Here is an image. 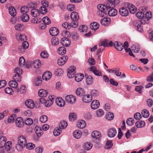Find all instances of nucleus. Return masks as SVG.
<instances>
[{"mask_svg": "<svg viewBox=\"0 0 153 153\" xmlns=\"http://www.w3.org/2000/svg\"><path fill=\"white\" fill-rule=\"evenodd\" d=\"M108 1L106 5L102 4L97 6V8L99 10L97 12V14L101 17H105L107 15V11L109 10L108 12V14L109 16H114L117 14V11L114 8L115 5L119 3V0H107Z\"/></svg>", "mask_w": 153, "mask_h": 153, "instance_id": "f257e3e1", "label": "nucleus"}, {"mask_svg": "<svg viewBox=\"0 0 153 153\" xmlns=\"http://www.w3.org/2000/svg\"><path fill=\"white\" fill-rule=\"evenodd\" d=\"M71 18L72 21L71 23V27L74 28L76 27L78 24L77 21L79 19L78 13L76 12H72L71 14Z\"/></svg>", "mask_w": 153, "mask_h": 153, "instance_id": "f03ea898", "label": "nucleus"}, {"mask_svg": "<svg viewBox=\"0 0 153 153\" xmlns=\"http://www.w3.org/2000/svg\"><path fill=\"white\" fill-rule=\"evenodd\" d=\"M66 101L71 104L75 103L76 100L75 97L72 95H69L65 97V98Z\"/></svg>", "mask_w": 153, "mask_h": 153, "instance_id": "7ed1b4c3", "label": "nucleus"}, {"mask_svg": "<svg viewBox=\"0 0 153 153\" xmlns=\"http://www.w3.org/2000/svg\"><path fill=\"white\" fill-rule=\"evenodd\" d=\"M152 14L150 12L147 11L145 13V16L141 20V22L143 24H145L149 21V19L151 18Z\"/></svg>", "mask_w": 153, "mask_h": 153, "instance_id": "20e7f679", "label": "nucleus"}, {"mask_svg": "<svg viewBox=\"0 0 153 153\" xmlns=\"http://www.w3.org/2000/svg\"><path fill=\"white\" fill-rule=\"evenodd\" d=\"M119 13L122 16H126L129 14L128 10L125 6L120 8Z\"/></svg>", "mask_w": 153, "mask_h": 153, "instance_id": "39448f33", "label": "nucleus"}, {"mask_svg": "<svg viewBox=\"0 0 153 153\" xmlns=\"http://www.w3.org/2000/svg\"><path fill=\"white\" fill-rule=\"evenodd\" d=\"M16 124L18 127H22L24 125L23 119L21 117L17 118L16 120Z\"/></svg>", "mask_w": 153, "mask_h": 153, "instance_id": "423d86ee", "label": "nucleus"}, {"mask_svg": "<svg viewBox=\"0 0 153 153\" xmlns=\"http://www.w3.org/2000/svg\"><path fill=\"white\" fill-rule=\"evenodd\" d=\"M75 67L73 66L70 67V68L69 69L67 73V76L69 78H73L75 75L74 72Z\"/></svg>", "mask_w": 153, "mask_h": 153, "instance_id": "0eeeda50", "label": "nucleus"}, {"mask_svg": "<svg viewBox=\"0 0 153 153\" xmlns=\"http://www.w3.org/2000/svg\"><path fill=\"white\" fill-rule=\"evenodd\" d=\"M68 57L67 56H64L60 58L58 60L57 63L59 65H62L67 61Z\"/></svg>", "mask_w": 153, "mask_h": 153, "instance_id": "6e6552de", "label": "nucleus"}, {"mask_svg": "<svg viewBox=\"0 0 153 153\" xmlns=\"http://www.w3.org/2000/svg\"><path fill=\"white\" fill-rule=\"evenodd\" d=\"M40 102L42 103H45L46 107H50L53 103V102L51 100H46L44 98H41L39 99Z\"/></svg>", "mask_w": 153, "mask_h": 153, "instance_id": "1a4fd4ad", "label": "nucleus"}, {"mask_svg": "<svg viewBox=\"0 0 153 153\" xmlns=\"http://www.w3.org/2000/svg\"><path fill=\"white\" fill-rule=\"evenodd\" d=\"M56 102L58 106L61 107L64 106L65 104V101L62 98L60 97L56 98Z\"/></svg>", "mask_w": 153, "mask_h": 153, "instance_id": "9d476101", "label": "nucleus"}, {"mask_svg": "<svg viewBox=\"0 0 153 153\" xmlns=\"http://www.w3.org/2000/svg\"><path fill=\"white\" fill-rule=\"evenodd\" d=\"M114 47L118 51H121L124 48L123 45L120 42H115L113 44Z\"/></svg>", "mask_w": 153, "mask_h": 153, "instance_id": "9b49d317", "label": "nucleus"}, {"mask_svg": "<svg viewBox=\"0 0 153 153\" xmlns=\"http://www.w3.org/2000/svg\"><path fill=\"white\" fill-rule=\"evenodd\" d=\"M49 33L51 36H55L58 34L59 31L58 29L56 27H53L50 29Z\"/></svg>", "mask_w": 153, "mask_h": 153, "instance_id": "f8f14e48", "label": "nucleus"}, {"mask_svg": "<svg viewBox=\"0 0 153 153\" xmlns=\"http://www.w3.org/2000/svg\"><path fill=\"white\" fill-rule=\"evenodd\" d=\"M60 43L63 46L67 47L70 45V41L68 38L64 37L61 39Z\"/></svg>", "mask_w": 153, "mask_h": 153, "instance_id": "ddd939ff", "label": "nucleus"}, {"mask_svg": "<svg viewBox=\"0 0 153 153\" xmlns=\"http://www.w3.org/2000/svg\"><path fill=\"white\" fill-rule=\"evenodd\" d=\"M11 146L12 143L10 141H7L4 146V147L7 153H13V151H11Z\"/></svg>", "mask_w": 153, "mask_h": 153, "instance_id": "4468645a", "label": "nucleus"}, {"mask_svg": "<svg viewBox=\"0 0 153 153\" xmlns=\"http://www.w3.org/2000/svg\"><path fill=\"white\" fill-rule=\"evenodd\" d=\"M117 134V131L114 128H112L110 129L108 131V135L110 137H114Z\"/></svg>", "mask_w": 153, "mask_h": 153, "instance_id": "2eb2a0df", "label": "nucleus"}, {"mask_svg": "<svg viewBox=\"0 0 153 153\" xmlns=\"http://www.w3.org/2000/svg\"><path fill=\"white\" fill-rule=\"evenodd\" d=\"M25 104L29 108L32 109L35 106L34 102L31 100H29L25 102Z\"/></svg>", "mask_w": 153, "mask_h": 153, "instance_id": "dca6fc26", "label": "nucleus"}, {"mask_svg": "<svg viewBox=\"0 0 153 153\" xmlns=\"http://www.w3.org/2000/svg\"><path fill=\"white\" fill-rule=\"evenodd\" d=\"M100 103L98 101L96 100H94L91 103V106L92 109H95L99 107Z\"/></svg>", "mask_w": 153, "mask_h": 153, "instance_id": "f3484780", "label": "nucleus"}, {"mask_svg": "<svg viewBox=\"0 0 153 153\" xmlns=\"http://www.w3.org/2000/svg\"><path fill=\"white\" fill-rule=\"evenodd\" d=\"M52 76V74L49 71L45 72L42 75V79L43 80L47 81L49 80Z\"/></svg>", "mask_w": 153, "mask_h": 153, "instance_id": "a211bd4d", "label": "nucleus"}, {"mask_svg": "<svg viewBox=\"0 0 153 153\" xmlns=\"http://www.w3.org/2000/svg\"><path fill=\"white\" fill-rule=\"evenodd\" d=\"M18 142L19 143H22L26 145L27 143L26 138L23 135H20L19 136L18 139Z\"/></svg>", "mask_w": 153, "mask_h": 153, "instance_id": "6ab92c4d", "label": "nucleus"}, {"mask_svg": "<svg viewBox=\"0 0 153 153\" xmlns=\"http://www.w3.org/2000/svg\"><path fill=\"white\" fill-rule=\"evenodd\" d=\"M136 23L134 25L137 27V30L140 32H142L143 31V27L141 24H143L141 22V20L140 21H137L135 22Z\"/></svg>", "mask_w": 153, "mask_h": 153, "instance_id": "aec40b11", "label": "nucleus"}, {"mask_svg": "<svg viewBox=\"0 0 153 153\" xmlns=\"http://www.w3.org/2000/svg\"><path fill=\"white\" fill-rule=\"evenodd\" d=\"M34 130L37 135L38 137L41 136L43 134V131L42 130L41 128L38 126H36L35 127Z\"/></svg>", "mask_w": 153, "mask_h": 153, "instance_id": "412c9836", "label": "nucleus"}, {"mask_svg": "<svg viewBox=\"0 0 153 153\" xmlns=\"http://www.w3.org/2000/svg\"><path fill=\"white\" fill-rule=\"evenodd\" d=\"M92 137L96 139L100 138L101 137L100 133L97 131H93L91 134Z\"/></svg>", "mask_w": 153, "mask_h": 153, "instance_id": "4be33fe9", "label": "nucleus"}, {"mask_svg": "<svg viewBox=\"0 0 153 153\" xmlns=\"http://www.w3.org/2000/svg\"><path fill=\"white\" fill-rule=\"evenodd\" d=\"M92 97L90 95H85L83 97V101L85 102L88 103L92 100Z\"/></svg>", "mask_w": 153, "mask_h": 153, "instance_id": "5701e85b", "label": "nucleus"}, {"mask_svg": "<svg viewBox=\"0 0 153 153\" xmlns=\"http://www.w3.org/2000/svg\"><path fill=\"white\" fill-rule=\"evenodd\" d=\"M111 19L109 18H104L101 20L100 23L102 25H107L109 23Z\"/></svg>", "mask_w": 153, "mask_h": 153, "instance_id": "b1692460", "label": "nucleus"}, {"mask_svg": "<svg viewBox=\"0 0 153 153\" xmlns=\"http://www.w3.org/2000/svg\"><path fill=\"white\" fill-rule=\"evenodd\" d=\"M84 77V75L82 74H77L75 76V79L77 82H79L81 81Z\"/></svg>", "mask_w": 153, "mask_h": 153, "instance_id": "393cba45", "label": "nucleus"}, {"mask_svg": "<svg viewBox=\"0 0 153 153\" xmlns=\"http://www.w3.org/2000/svg\"><path fill=\"white\" fill-rule=\"evenodd\" d=\"M6 138L4 136H2L0 138V147H4L6 143Z\"/></svg>", "mask_w": 153, "mask_h": 153, "instance_id": "a878e982", "label": "nucleus"}, {"mask_svg": "<svg viewBox=\"0 0 153 153\" xmlns=\"http://www.w3.org/2000/svg\"><path fill=\"white\" fill-rule=\"evenodd\" d=\"M86 125L85 122L83 120H81L78 122L77 124V126L80 128H83Z\"/></svg>", "mask_w": 153, "mask_h": 153, "instance_id": "bb28decb", "label": "nucleus"}, {"mask_svg": "<svg viewBox=\"0 0 153 153\" xmlns=\"http://www.w3.org/2000/svg\"><path fill=\"white\" fill-rule=\"evenodd\" d=\"M38 95L40 97H45L47 95V92L44 89H40L38 91Z\"/></svg>", "mask_w": 153, "mask_h": 153, "instance_id": "cd10ccee", "label": "nucleus"}, {"mask_svg": "<svg viewBox=\"0 0 153 153\" xmlns=\"http://www.w3.org/2000/svg\"><path fill=\"white\" fill-rule=\"evenodd\" d=\"M21 19L22 22H27L29 19V16L27 13L24 14L22 15Z\"/></svg>", "mask_w": 153, "mask_h": 153, "instance_id": "c85d7f7f", "label": "nucleus"}, {"mask_svg": "<svg viewBox=\"0 0 153 153\" xmlns=\"http://www.w3.org/2000/svg\"><path fill=\"white\" fill-rule=\"evenodd\" d=\"M57 52L60 55H63L66 53V49L63 47H60L58 49Z\"/></svg>", "mask_w": 153, "mask_h": 153, "instance_id": "c756f323", "label": "nucleus"}, {"mask_svg": "<svg viewBox=\"0 0 153 153\" xmlns=\"http://www.w3.org/2000/svg\"><path fill=\"white\" fill-rule=\"evenodd\" d=\"M99 25L97 22H94L91 23L90 27L91 29L93 30H96L99 27Z\"/></svg>", "mask_w": 153, "mask_h": 153, "instance_id": "7c9ffc66", "label": "nucleus"}, {"mask_svg": "<svg viewBox=\"0 0 153 153\" xmlns=\"http://www.w3.org/2000/svg\"><path fill=\"white\" fill-rule=\"evenodd\" d=\"M41 65V63L39 60L36 59L35 60L33 63V66L35 68H39Z\"/></svg>", "mask_w": 153, "mask_h": 153, "instance_id": "2f4dec72", "label": "nucleus"}, {"mask_svg": "<svg viewBox=\"0 0 153 153\" xmlns=\"http://www.w3.org/2000/svg\"><path fill=\"white\" fill-rule=\"evenodd\" d=\"M76 94L78 96H82L84 94V90L82 88H78L76 91Z\"/></svg>", "mask_w": 153, "mask_h": 153, "instance_id": "473e14b6", "label": "nucleus"}, {"mask_svg": "<svg viewBox=\"0 0 153 153\" xmlns=\"http://www.w3.org/2000/svg\"><path fill=\"white\" fill-rule=\"evenodd\" d=\"M145 125V122L144 121L139 120L137 121L135 125L138 128H140L143 127Z\"/></svg>", "mask_w": 153, "mask_h": 153, "instance_id": "72a5a7b5", "label": "nucleus"}, {"mask_svg": "<svg viewBox=\"0 0 153 153\" xmlns=\"http://www.w3.org/2000/svg\"><path fill=\"white\" fill-rule=\"evenodd\" d=\"M82 133L79 130H76L73 133L74 136L76 139L79 138L81 136Z\"/></svg>", "mask_w": 153, "mask_h": 153, "instance_id": "f704fd0d", "label": "nucleus"}, {"mask_svg": "<svg viewBox=\"0 0 153 153\" xmlns=\"http://www.w3.org/2000/svg\"><path fill=\"white\" fill-rule=\"evenodd\" d=\"M62 132L61 127H56L54 130L53 134L55 136H57L59 135Z\"/></svg>", "mask_w": 153, "mask_h": 153, "instance_id": "c9c22d12", "label": "nucleus"}, {"mask_svg": "<svg viewBox=\"0 0 153 153\" xmlns=\"http://www.w3.org/2000/svg\"><path fill=\"white\" fill-rule=\"evenodd\" d=\"M9 13L12 16H15L16 15V11L15 8L11 7L9 8Z\"/></svg>", "mask_w": 153, "mask_h": 153, "instance_id": "e433bc0d", "label": "nucleus"}, {"mask_svg": "<svg viewBox=\"0 0 153 153\" xmlns=\"http://www.w3.org/2000/svg\"><path fill=\"white\" fill-rule=\"evenodd\" d=\"M26 145L22 143H20L18 142V143L16 145V149L19 151H22L24 147H25Z\"/></svg>", "mask_w": 153, "mask_h": 153, "instance_id": "4c0bfd02", "label": "nucleus"}, {"mask_svg": "<svg viewBox=\"0 0 153 153\" xmlns=\"http://www.w3.org/2000/svg\"><path fill=\"white\" fill-rule=\"evenodd\" d=\"M9 84L10 87L14 88H17L18 85V84L17 82L14 80L10 81Z\"/></svg>", "mask_w": 153, "mask_h": 153, "instance_id": "58836bf2", "label": "nucleus"}, {"mask_svg": "<svg viewBox=\"0 0 153 153\" xmlns=\"http://www.w3.org/2000/svg\"><path fill=\"white\" fill-rule=\"evenodd\" d=\"M105 117L106 119L109 120H111L114 118V114L111 112H108L105 116Z\"/></svg>", "mask_w": 153, "mask_h": 153, "instance_id": "ea45409f", "label": "nucleus"}, {"mask_svg": "<svg viewBox=\"0 0 153 153\" xmlns=\"http://www.w3.org/2000/svg\"><path fill=\"white\" fill-rule=\"evenodd\" d=\"M51 42L52 44L53 45H56L59 43L58 38L56 37H54L51 39Z\"/></svg>", "mask_w": 153, "mask_h": 153, "instance_id": "a19ab883", "label": "nucleus"}, {"mask_svg": "<svg viewBox=\"0 0 153 153\" xmlns=\"http://www.w3.org/2000/svg\"><path fill=\"white\" fill-rule=\"evenodd\" d=\"M84 147L85 150H89L92 148V145L90 143L88 142L85 143Z\"/></svg>", "mask_w": 153, "mask_h": 153, "instance_id": "79ce46f5", "label": "nucleus"}, {"mask_svg": "<svg viewBox=\"0 0 153 153\" xmlns=\"http://www.w3.org/2000/svg\"><path fill=\"white\" fill-rule=\"evenodd\" d=\"M39 11L38 10L35 9H32L31 11V13L33 17L36 16L39 14Z\"/></svg>", "mask_w": 153, "mask_h": 153, "instance_id": "37998d69", "label": "nucleus"}, {"mask_svg": "<svg viewBox=\"0 0 153 153\" xmlns=\"http://www.w3.org/2000/svg\"><path fill=\"white\" fill-rule=\"evenodd\" d=\"M108 41L106 40H104L101 41L99 44V46L101 47L102 46H103L104 48L108 47Z\"/></svg>", "mask_w": 153, "mask_h": 153, "instance_id": "c03bdc74", "label": "nucleus"}, {"mask_svg": "<svg viewBox=\"0 0 153 153\" xmlns=\"http://www.w3.org/2000/svg\"><path fill=\"white\" fill-rule=\"evenodd\" d=\"M79 30L80 32L85 33L87 31V27L85 25H82L80 26Z\"/></svg>", "mask_w": 153, "mask_h": 153, "instance_id": "a18cd8bd", "label": "nucleus"}, {"mask_svg": "<svg viewBox=\"0 0 153 153\" xmlns=\"http://www.w3.org/2000/svg\"><path fill=\"white\" fill-rule=\"evenodd\" d=\"M42 21L45 25H49L51 23L49 18L47 16L44 17L42 18Z\"/></svg>", "mask_w": 153, "mask_h": 153, "instance_id": "49530a36", "label": "nucleus"}, {"mask_svg": "<svg viewBox=\"0 0 153 153\" xmlns=\"http://www.w3.org/2000/svg\"><path fill=\"white\" fill-rule=\"evenodd\" d=\"M42 83V80L41 77H37L35 80V84L37 86L40 85Z\"/></svg>", "mask_w": 153, "mask_h": 153, "instance_id": "de8ad7c7", "label": "nucleus"}, {"mask_svg": "<svg viewBox=\"0 0 153 153\" xmlns=\"http://www.w3.org/2000/svg\"><path fill=\"white\" fill-rule=\"evenodd\" d=\"M141 114L143 117L144 118H147L149 115V111L146 109L143 110Z\"/></svg>", "mask_w": 153, "mask_h": 153, "instance_id": "09e8293b", "label": "nucleus"}, {"mask_svg": "<svg viewBox=\"0 0 153 153\" xmlns=\"http://www.w3.org/2000/svg\"><path fill=\"white\" fill-rule=\"evenodd\" d=\"M67 126V123L65 121H61L59 125V127H61V129L65 128Z\"/></svg>", "mask_w": 153, "mask_h": 153, "instance_id": "8fccbe9b", "label": "nucleus"}, {"mask_svg": "<svg viewBox=\"0 0 153 153\" xmlns=\"http://www.w3.org/2000/svg\"><path fill=\"white\" fill-rule=\"evenodd\" d=\"M76 118V116L75 113H71L69 115V119L70 121H74Z\"/></svg>", "mask_w": 153, "mask_h": 153, "instance_id": "3c124183", "label": "nucleus"}, {"mask_svg": "<svg viewBox=\"0 0 153 153\" xmlns=\"http://www.w3.org/2000/svg\"><path fill=\"white\" fill-rule=\"evenodd\" d=\"M93 82V79L92 76H89L87 78L86 82L88 85H89L91 84Z\"/></svg>", "mask_w": 153, "mask_h": 153, "instance_id": "603ef678", "label": "nucleus"}, {"mask_svg": "<svg viewBox=\"0 0 153 153\" xmlns=\"http://www.w3.org/2000/svg\"><path fill=\"white\" fill-rule=\"evenodd\" d=\"M48 120V117L47 116L45 115H43L40 118V121L43 123L46 122Z\"/></svg>", "mask_w": 153, "mask_h": 153, "instance_id": "864d4df0", "label": "nucleus"}, {"mask_svg": "<svg viewBox=\"0 0 153 153\" xmlns=\"http://www.w3.org/2000/svg\"><path fill=\"white\" fill-rule=\"evenodd\" d=\"M14 80L16 82H20L21 80V76L18 74H15L13 77Z\"/></svg>", "mask_w": 153, "mask_h": 153, "instance_id": "5fc2aeb1", "label": "nucleus"}, {"mask_svg": "<svg viewBox=\"0 0 153 153\" xmlns=\"http://www.w3.org/2000/svg\"><path fill=\"white\" fill-rule=\"evenodd\" d=\"M126 123L128 125L131 126L133 125L134 123V120L132 118H129L126 120Z\"/></svg>", "mask_w": 153, "mask_h": 153, "instance_id": "6e6d98bb", "label": "nucleus"}, {"mask_svg": "<svg viewBox=\"0 0 153 153\" xmlns=\"http://www.w3.org/2000/svg\"><path fill=\"white\" fill-rule=\"evenodd\" d=\"M25 60L23 57H20L19 59V65L21 66H23L25 63Z\"/></svg>", "mask_w": 153, "mask_h": 153, "instance_id": "4d7b16f0", "label": "nucleus"}, {"mask_svg": "<svg viewBox=\"0 0 153 153\" xmlns=\"http://www.w3.org/2000/svg\"><path fill=\"white\" fill-rule=\"evenodd\" d=\"M25 122L26 125L29 126L33 123V120L31 118H27L25 120Z\"/></svg>", "mask_w": 153, "mask_h": 153, "instance_id": "13d9d810", "label": "nucleus"}, {"mask_svg": "<svg viewBox=\"0 0 153 153\" xmlns=\"http://www.w3.org/2000/svg\"><path fill=\"white\" fill-rule=\"evenodd\" d=\"M144 14L142 12H138L136 14V16L138 19H142L144 17Z\"/></svg>", "mask_w": 153, "mask_h": 153, "instance_id": "bf43d9fd", "label": "nucleus"}, {"mask_svg": "<svg viewBox=\"0 0 153 153\" xmlns=\"http://www.w3.org/2000/svg\"><path fill=\"white\" fill-rule=\"evenodd\" d=\"M28 9L27 7L26 6H24L22 7L20 9L21 13L23 14L27 13L28 11Z\"/></svg>", "mask_w": 153, "mask_h": 153, "instance_id": "052dcab7", "label": "nucleus"}, {"mask_svg": "<svg viewBox=\"0 0 153 153\" xmlns=\"http://www.w3.org/2000/svg\"><path fill=\"white\" fill-rule=\"evenodd\" d=\"M90 94H91L90 95L92 97V96L94 97H97L99 94L98 91L96 90H92L91 91Z\"/></svg>", "mask_w": 153, "mask_h": 153, "instance_id": "680f3d73", "label": "nucleus"}, {"mask_svg": "<svg viewBox=\"0 0 153 153\" xmlns=\"http://www.w3.org/2000/svg\"><path fill=\"white\" fill-rule=\"evenodd\" d=\"M143 88V87L142 86H136L135 88V90L139 93L141 94L142 93V90Z\"/></svg>", "mask_w": 153, "mask_h": 153, "instance_id": "e2e57ef3", "label": "nucleus"}, {"mask_svg": "<svg viewBox=\"0 0 153 153\" xmlns=\"http://www.w3.org/2000/svg\"><path fill=\"white\" fill-rule=\"evenodd\" d=\"M5 93L8 94H11L13 93L12 89L10 87L7 88L5 89Z\"/></svg>", "mask_w": 153, "mask_h": 153, "instance_id": "0e129e2a", "label": "nucleus"}, {"mask_svg": "<svg viewBox=\"0 0 153 153\" xmlns=\"http://www.w3.org/2000/svg\"><path fill=\"white\" fill-rule=\"evenodd\" d=\"M63 71L61 69L59 68L56 71L55 74L56 75L58 76H60L62 75L63 73Z\"/></svg>", "mask_w": 153, "mask_h": 153, "instance_id": "69168bd1", "label": "nucleus"}, {"mask_svg": "<svg viewBox=\"0 0 153 153\" xmlns=\"http://www.w3.org/2000/svg\"><path fill=\"white\" fill-rule=\"evenodd\" d=\"M15 28L16 30H21L24 28L23 26L20 24H16L15 27Z\"/></svg>", "mask_w": 153, "mask_h": 153, "instance_id": "338daca9", "label": "nucleus"}, {"mask_svg": "<svg viewBox=\"0 0 153 153\" xmlns=\"http://www.w3.org/2000/svg\"><path fill=\"white\" fill-rule=\"evenodd\" d=\"M26 146L27 149H31L34 147L35 145L33 143H27Z\"/></svg>", "mask_w": 153, "mask_h": 153, "instance_id": "774afa93", "label": "nucleus"}]
</instances>
